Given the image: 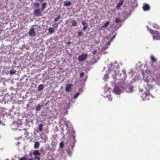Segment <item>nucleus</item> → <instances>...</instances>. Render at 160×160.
Here are the masks:
<instances>
[{
  "label": "nucleus",
  "mask_w": 160,
  "mask_h": 160,
  "mask_svg": "<svg viewBox=\"0 0 160 160\" xmlns=\"http://www.w3.org/2000/svg\"><path fill=\"white\" fill-rule=\"evenodd\" d=\"M148 29L150 32L153 35V39L160 40V35H159V34L158 31L152 30L149 28H148Z\"/></svg>",
  "instance_id": "nucleus-1"
},
{
  "label": "nucleus",
  "mask_w": 160,
  "mask_h": 160,
  "mask_svg": "<svg viewBox=\"0 0 160 160\" xmlns=\"http://www.w3.org/2000/svg\"><path fill=\"white\" fill-rule=\"evenodd\" d=\"M43 10L39 8L35 9L33 12V14L36 17L41 16L42 15V11Z\"/></svg>",
  "instance_id": "nucleus-2"
},
{
  "label": "nucleus",
  "mask_w": 160,
  "mask_h": 160,
  "mask_svg": "<svg viewBox=\"0 0 160 160\" xmlns=\"http://www.w3.org/2000/svg\"><path fill=\"white\" fill-rule=\"evenodd\" d=\"M88 58V55L86 53H83L78 56V59L79 62H83L86 60Z\"/></svg>",
  "instance_id": "nucleus-3"
},
{
  "label": "nucleus",
  "mask_w": 160,
  "mask_h": 160,
  "mask_svg": "<svg viewBox=\"0 0 160 160\" xmlns=\"http://www.w3.org/2000/svg\"><path fill=\"white\" fill-rule=\"evenodd\" d=\"M29 34L30 36L32 37L35 36L36 35V33L35 32L34 28H31L29 32Z\"/></svg>",
  "instance_id": "nucleus-4"
},
{
  "label": "nucleus",
  "mask_w": 160,
  "mask_h": 160,
  "mask_svg": "<svg viewBox=\"0 0 160 160\" xmlns=\"http://www.w3.org/2000/svg\"><path fill=\"white\" fill-rule=\"evenodd\" d=\"M150 95L147 93H145L142 94V97L145 100H148L150 97Z\"/></svg>",
  "instance_id": "nucleus-5"
},
{
  "label": "nucleus",
  "mask_w": 160,
  "mask_h": 160,
  "mask_svg": "<svg viewBox=\"0 0 160 160\" xmlns=\"http://www.w3.org/2000/svg\"><path fill=\"white\" fill-rule=\"evenodd\" d=\"M72 87V84L71 83L68 84L65 88V91L66 92H69Z\"/></svg>",
  "instance_id": "nucleus-6"
},
{
  "label": "nucleus",
  "mask_w": 160,
  "mask_h": 160,
  "mask_svg": "<svg viewBox=\"0 0 160 160\" xmlns=\"http://www.w3.org/2000/svg\"><path fill=\"white\" fill-rule=\"evenodd\" d=\"M143 10L145 11L148 10L150 9V7L148 4H145L142 7Z\"/></svg>",
  "instance_id": "nucleus-7"
},
{
  "label": "nucleus",
  "mask_w": 160,
  "mask_h": 160,
  "mask_svg": "<svg viewBox=\"0 0 160 160\" xmlns=\"http://www.w3.org/2000/svg\"><path fill=\"white\" fill-rule=\"evenodd\" d=\"M47 3L45 2L41 4V9L44 11L47 7Z\"/></svg>",
  "instance_id": "nucleus-8"
},
{
  "label": "nucleus",
  "mask_w": 160,
  "mask_h": 160,
  "mask_svg": "<svg viewBox=\"0 0 160 160\" xmlns=\"http://www.w3.org/2000/svg\"><path fill=\"white\" fill-rule=\"evenodd\" d=\"M123 3V1L122 0H120L119 2L118 3V4H117V8H119L121 5H122Z\"/></svg>",
  "instance_id": "nucleus-9"
},
{
  "label": "nucleus",
  "mask_w": 160,
  "mask_h": 160,
  "mask_svg": "<svg viewBox=\"0 0 160 160\" xmlns=\"http://www.w3.org/2000/svg\"><path fill=\"white\" fill-rule=\"evenodd\" d=\"M40 154V152H39V151L38 150H35L33 152V154L35 156H39Z\"/></svg>",
  "instance_id": "nucleus-10"
},
{
  "label": "nucleus",
  "mask_w": 160,
  "mask_h": 160,
  "mask_svg": "<svg viewBox=\"0 0 160 160\" xmlns=\"http://www.w3.org/2000/svg\"><path fill=\"white\" fill-rule=\"evenodd\" d=\"M114 92H115L116 94L118 95L120 93V91L116 88H114Z\"/></svg>",
  "instance_id": "nucleus-11"
},
{
  "label": "nucleus",
  "mask_w": 160,
  "mask_h": 160,
  "mask_svg": "<svg viewBox=\"0 0 160 160\" xmlns=\"http://www.w3.org/2000/svg\"><path fill=\"white\" fill-rule=\"evenodd\" d=\"M109 21H107L102 26H101V27L102 28H105L107 27L109 24Z\"/></svg>",
  "instance_id": "nucleus-12"
},
{
  "label": "nucleus",
  "mask_w": 160,
  "mask_h": 160,
  "mask_svg": "<svg viewBox=\"0 0 160 160\" xmlns=\"http://www.w3.org/2000/svg\"><path fill=\"white\" fill-rule=\"evenodd\" d=\"M43 88L44 87L43 84H40L38 87V90L39 91L43 90Z\"/></svg>",
  "instance_id": "nucleus-13"
},
{
  "label": "nucleus",
  "mask_w": 160,
  "mask_h": 160,
  "mask_svg": "<svg viewBox=\"0 0 160 160\" xmlns=\"http://www.w3.org/2000/svg\"><path fill=\"white\" fill-rule=\"evenodd\" d=\"M41 106L38 104V106L36 107L35 110L36 112H38L40 111L41 109Z\"/></svg>",
  "instance_id": "nucleus-14"
},
{
  "label": "nucleus",
  "mask_w": 160,
  "mask_h": 160,
  "mask_svg": "<svg viewBox=\"0 0 160 160\" xmlns=\"http://www.w3.org/2000/svg\"><path fill=\"white\" fill-rule=\"evenodd\" d=\"M71 4V2H70L69 1H66L64 2V6H70V5Z\"/></svg>",
  "instance_id": "nucleus-15"
},
{
  "label": "nucleus",
  "mask_w": 160,
  "mask_h": 160,
  "mask_svg": "<svg viewBox=\"0 0 160 160\" xmlns=\"http://www.w3.org/2000/svg\"><path fill=\"white\" fill-rule=\"evenodd\" d=\"M43 125L41 123L39 124V130L40 132H42V130L43 129Z\"/></svg>",
  "instance_id": "nucleus-16"
},
{
  "label": "nucleus",
  "mask_w": 160,
  "mask_h": 160,
  "mask_svg": "<svg viewBox=\"0 0 160 160\" xmlns=\"http://www.w3.org/2000/svg\"><path fill=\"white\" fill-rule=\"evenodd\" d=\"M39 142H35L34 144V148H39Z\"/></svg>",
  "instance_id": "nucleus-17"
},
{
  "label": "nucleus",
  "mask_w": 160,
  "mask_h": 160,
  "mask_svg": "<svg viewBox=\"0 0 160 160\" xmlns=\"http://www.w3.org/2000/svg\"><path fill=\"white\" fill-rule=\"evenodd\" d=\"M48 32L50 33H53L55 32V30L52 27H50L48 28Z\"/></svg>",
  "instance_id": "nucleus-18"
},
{
  "label": "nucleus",
  "mask_w": 160,
  "mask_h": 160,
  "mask_svg": "<svg viewBox=\"0 0 160 160\" xmlns=\"http://www.w3.org/2000/svg\"><path fill=\"white\" fill-rule=\"evenodd\" d=\"M150 58L152 62H157V60L155 58H154L153 56H151L150 57Z\"/></svg>",
  "instance_id": "nucleus-19"
},
{
  "label": "nucleus",
  "mask_w": 160,
  "mask_h": 160,
  "mask_svg": "<svg viewBox=\"0 0 160 160\" xmlns=\"http://www.w3.org/2000/svg\"><path fill=\"white\" fill-rule=\"evenodd\" d=\"M127 92H131L133 91L132 88V87H128L127 88Z\"/></svg>",
  "instance_id": "nucleus-20"
},
{
  "label": "nucleus",
  "mask_w": 160,
  "mask_h": 160,
  "mask_svg": "<svg viewBox=\"0 0 160 160\" xmlns=\"http://www.w3.org/2000/svg\"><path fill=\"white\" fill-rule=\"evenodd\" d=\"M72 23L73 26H75L77 25V23L75 20H74L72 21Z\"/></svg>",
  "instance_id": "nucleus-21"
},
{
  "label": "nucleus",
  "mask_w": 160,
  "mask_h": 160,
  "mask_svg": "<svg viewBox=\"0 0 160 160\" xmlns=\"http://www.w3.org/2000/svg\"><path fill=\"white\" fill-rule=\"evenodd\" d=\"M34 6L36 8H38L39 6V3L38 2H36L34 3Z\"/></svg>",
  "instance_id": "nucleus-22"
},
{
  "label": "nucleus",
  "mask_w": 160,
  "mask_h": 160,
  "mask_svg": "<svg viewBox=\"0 0 160 160\" xmlns=\"http://www.w3.org/2000/svg\"><path fill=\"white\" fill-rule=\"evenodd\" d=\"M16 71L15 70L13 69H11L10 71V73L12 74L16 72Z\"/></svg>",
  "instance_id": "nucleus-23"
},
{
  "label": "nucleus",
  "mask_w": 160,
  "mask_h": 160,
  "mask_svg": "<svg viewBox=\"0 0 160 160\" xmlns=\"http://www.w3.org/2000/svg\"><path fill=\"white\" fill-rule=\"evenodd\" d=\"M61 18V16H58L54 20V22H57V21H58L59 19Z\"/></svg>",
  "instance_id": "nucleus-24"
},
{
  "label": "nucleus",
  "mask_w": 160,
  "mask_h": 160,
  "mask_svg": "<svg viewBox=\"0 0 160 160\" xmlns=\"http://www.w3.org/2000/svg\"><path fill=\"white\" fill-rule=\"evenodd\" d=\"M121 22V20L118 18L115 19V22L116 23H118Z\"/></svg>",
  "instance_id": "nucleus-25"
},
{
  "label": "nucleus",
  "mask_w": 160,
  "mask_h": 160,
  "mask_svg": "<svg viewBox=\"0 0 160 160\" xmlns=\"http://www.w3.org/2000/svg\"><path fill=\"white\" fill-rule=\"evenodd\" d=\"M80 93L79 92L77 93L76 94L74 95L73 96V98H76L79 96Z\"/></svg>",
  "instance_id": "nucleus-26"
},
{
  "label": "nucleus",
  "mask_w": 160,
  "mask_h": 160,
  "mask_svg": "<svg viewBox=\"0 0 160 160\" xmlns=\"http://www.w3.org/2000/svg\"><path fill=\"white\" fill-rule=\"evenodd\" d=\"M53 26H54V28H56V29L58 27V24L57 23H55L54 24L52 25Z\"/></svg>",
  "instance_id": "nucleus-27"
},
{
  "label": "nucleus",
  "mask_w": 160,
  "mask_h": 160,
  "mask_svg": "<svg viewBox=\"0 0 160 160\" xmlns=\"http://www.w3.org/2000/svg\"><path fill=\"white\" fill-rule=\"evenodd\" d=\"M82 25L86 26L88 24L86 22H84L83 21L82 22Z\"/></svg>",
  "instance_id": "nucleus-28"
},
{
  "label": "nucleus",
  "mask_w": 160,
  "mask_h": 160,
  "mask_svg": "<svg viewBox=\"0 0 160 160\" xmlns=\"http://www.w3.org/2000/svg\"><path fill=\"white\" fill-rule=\"evenodd\" d=\"M34 159L35 160H40V158L39 157L37 156H35L34 157Z\"/></svg>",
  "instance_id": "nucleus-29"
},
{
  "label": "nucleus",
  "mask_w": 160,
  "mask_h": 160,
  "mask_svg": "<svg viewBox=\"0 0 160 160\" xmlns=\"http://www.w3.org/2000/svg\"><path fill=\"white\" fill-rule=\"evenodd\" d=\"M64 144L63 143V142H61L60 143V147L61 148H62L63 146V145Z\"/></svg>",
  "instance_id": "nucleus-30"
},
{
  "label": "nucleus",
  "mask_w": 160,
  "mask_h": 160,
  "mask_svg": "<svg viewBox=\"0 0 160 160\" xmlns=\"http://www.w3.org/2000/svg\"><path fill=\"white\" fill-rule=\"evenodd\" d=\"M88 27V25L84 26L83 27L82 30L84 31Z\"/></svg>",
  "instance_id": "nucleus-31"
},
{
  "label": "nucleus",
  "mask_w": 160,
  "mask_h": 160,
  "mask_svg": "<svg viewBox=\"0 0 160 160\" xmlns=\"http://www.w3.org/2000/svg\"><path fill=\"white\" fill-rule=\"evenodd\" d=\"M82 34V33L81 32H78V37L81 36Z\"/></svg>",
  "instance_id": "nucleus-32"
},
{
  "label": "nucleus",
  "mask_w": 160,
  "mask_h": 160,
  "mask_svg": "<svg viewBox=\"0 0 160 160\" xmlns=\"http://www.w3.org/2000/svg\"><path fill=\"white\" fill-rule=\"evenodd\" d=\"M97 52V50H94L92 52V53L93 54V55H95L96 54V53Z\"/></svg>",
  "instance_id": "nucleus-33"
},
{
  "label": "nucleus",
  "mask_w": 160,
  "mask_h": 160,
  "mask_svg": "<svg viewBox=\"0 0 160 160\" xmlns=\"http://www.w3.org/2000/svg\"><path fill=\"white\" fill-rule=\"evenodd\" d=\"M84 75V72H82L80 74V77L81 78H82L83 76Z\"/></svg>",
  "instance_id": "nucleus-34"
},
{
  "label": "nucleus",
  "mask_w": 160,
  "mask_h": 160,
  "mask_svg": "<svg viewBox=\"0 0 160 160\" xmlns=\"http://www.w3.org/2000/svg\"><path fill=\"white\" fill-rule=\"evenodd\" d=\"M19 160H27V158H26L23 157L20 158Z\"/></svg>",
  "instance_id": "nucleus-35"
},
{
  "label": "nucleus",
  "mask_w": 160,
  "mask_h": 160,
  "mask_svg": "<svg viewBox=\"0 0 160 160\" xmlns=\"http://www.w3.org/2000/svg\"><path fill=\"white\" fill-rule=\"evenodd\" d=\"M38 2H42L44 1V0H37Z\"/></svg>",
  "instance_id": "nucleus-36"
},
{
  "label": "nucleus",
  "mask_w": 160,
  "mask_h": 160,
  "mask_svg": "<svg viewBox=\"0 0 160 160\" xmlns=\"http://www.w3.org/2000/svg\"><path fill=\"white\" fill-rule=\"evenodd\" d=\"M27 160H33V159L32 158H30L29 159H27Z\"/></svg>",
  "instance_id": "nucleus-37"
},
{
  "label": "nucleus",
  "mask_w": 160,
  "mask_h": 160,
  "mask_svg": "<svg viewBox=\"0 0 160 160\" xmlns=\"http://www.w3.org/2000/svg\"><path fill=\"white\" fill-rule=\"evenodd\" d=\"M108 44H110V42H109Z\"/></svg>",
  "instance_id": "nucleus-38"
},
{
  "label": "nucleus",
  "mask_w": 160,
  "mask_h": 160,
  "mask_svg": "<svg viewBox=\"0 0 160 160\" xmlns=\"http://www.w3.org/2000/svg\"><path fill=\"white\" fill-rule=\"evenodd\" d=\"M1 123V121L0 120V124Z\"/></svg>",
  "instance_id": "nucleus-39"
}]
</instances>
